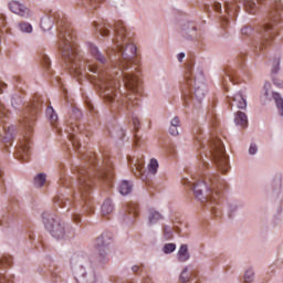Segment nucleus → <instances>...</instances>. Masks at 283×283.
<instances>
[{"mask_svg": "<svg viewBox=\"0 0 283 283\" xmlns=\"http://www.w3.org/2000/svg\"><path fill=\"white\" fill-rule=\"evenodd\" d=\"M148 224H156V222H160L163 220V214L158 212V210L150 208L148 209Z\"/></svg>", "mask_w": 283, "mask_h": 283, "instance_id": "obj_19", "label": "nucleus"}, {"mask_svg": "<svg viewBox=\"0 0 283 283\" xmlns=\"http://www.w3.org/2000/svg\"><path fill=\"white\" fill-rule=\"evenodd\" d=\"M275 1V3H277V1H280V0H274Z\"/></svg>", "mask_w": 283, "mask_h": 283, "instance_id": "obj_62", "label": "nucleus"}, {"mask_svg": "<svg viewBox=\"0 0 283 283\" xmlns=\"http://www.w3.org/2000/svg\"><path fill=\"white\" fill-rule=\"evenodd\" d=\"M15 127L14 126H9V127H6L3 126V130H4V136L2 138V142L4 144H8L12 140V138H14V132H15Z\"/></svg>", "mask_w": 283, "mask_h": 283, "instance_id": "obj_23", "label": "nucleus"}, {"mask_svg": "<svg viewBox=\"0 0 283 283\" xmlns=\"http://www.w3.org/2000/svg\"><path fill=\"white\" fill-rule=\"evenodd\" d=\"M214 10H217V12H220V10H222V7L220 6V3L214 4Z\"/></svg>", "mask_w": 283, "mask_h": 283, "instance_id": "obj_56", "label": "nucleus"}, {"mask_svg": "<svg viewBox=\"0 0 283 283\" xmlns=\"http://www.w3.org/2000/svg\"><path fill=\"white\" fill-rule=\"evenodd\" d=\"M59 39H60V50L62 52V57L65 64L70 67L71 74H76L81 76L83 74V64L81 62V55H78V50L76 44H74V29L67 23L60 22L59 27Z\"/></svg>", "mask_w": 283, "mask_h": 283, "instance_id": "obj_2", "label": "nucleus"}, {"mask_svg": "<svg viewBox=\"0 0 283 283\" xmlns=\"http://www.w3.org/2000/svg\"><path fill=\"white\" fill-rule=\"evenodd\" d=\"M201 161L203 167H209V163L207 160H205V158L201 156Z\"/></svg>", "mask_w": 283, "mask_h": 283, "instance_id": "obj_58", "label": "nucleus"}, {"mask_svg": "<svg viewBox=\"0 0 283 283\" xmlns=\"http://www.w3.org/2000/svg\"><path fill=\"white\" fill-rule=\"evenodd\" d=\"M249 154L251 156H254V154H258V146L255 144H251L249 148Z\"/></svg>", "mask_w": 283, "mask_h": 283, "instance_id": "obj_45", "label": "nucleus"}, {"mask_svg": "<svg viewBox=\"0 0 283 283\" xmlns=\"http://www.w3.org/2000/svg\"><path fill=\"white\" fill-rule=\"evenodd\" d=\"M191 32H196V25L193 24L184 30L185 34H191Z\"/></svg>", "mask_w": 283, "mask_h": 283, "instance_id": "obj_47", "label": "nucleus"}, {"mask_svg": "<svg viewBox=\"0 0 283 283\" xmlns=\"http://www.w3.org/2000/svg\"><path fill=\"white\" fill-rule=\"evenodd\" d=\"M272 98L275 103V107L281 116H283V97L277 92H272Z\"/></svg>", "mask_w": 283, "mask_h": 283, "instance_id": "obj_22", "label": "nucleus"}, {"mask_svg": "<svg viewBox=\"0 0 283 283\" xmlns=\"http://www.w3.org/2000/svg\"><path fill=\"white\" fill-rule=\"evenodd\" d=\"M90 53L93 56L95 61H98V63L105 64L107 63V56L98 50V46L95 44L88 43Z\"/></svg>", "mask_w": 283, "mask_h": 283, "instance_id": "obj_13", "label": "nucleus"}, {"mask_svg": "<svg viewBox=\"0 0 283 283\" xmlns=\"http://www.w3.org/2000/svg\"><path fill=\"white\" fill-rule=\"evenodd\" d=\"M115 32H116V46L118 53V67L120 70H129L127 65L134 56H136V45L129 44V38H127V30L123 24V21H117L115 23Z\"/></svg>", "mask_w": 283, "mask_h": 283, "instance_id": "obj_3", "label": "nucleus"}, {"mask_svg": "<svg viewBox=\"0 0 283 283\" xmlns=\"http://www.w3.org/2000/svg\"><path fill=\"white\" fill-rule=\"evenodd\" d=\"M28 154H30V143H24L18 151L19 160H28Z\"/></svg>", "mask_w": 283, "mask_h": 283, "instance_id": "obj_25", "label": "nucleus"}, {"mask_svg": "<svg viewBox=\"0 0 283 283\" xmlns=\"http://www.w3.org/2000/svg\"><path fill=\"white\" fill-rule=\"evenodd\" d=\"M187 83L188 85H190L191 87H195L193 91V96L197 101H202V98H205V92H207V85L205 83H200L198 82V80H196V77L193 76V72L191 71V67L188 69L187 72Z\"/></svg>", "mask_w": 283, "mask_h": 283, "instance_id": "obj_9", "label": "nucleus"}, {"mask_svg": "<svg viewBox=\"0 0 283 283\" xmlns=\"http://www.w3.org/2000/svg\"><path fill=\"white\" fill-rule=\"evenodd\" d=\"M144 269H145V265H144V264H140V265H133V266H132V271H133L134 273H143Z\"/></svg>", "mask_w": 283, "mask_h": 283, "instance_id": "obj_43", "label": "nucleus"}, {"mask_svg": "<svg viewBox=\"0 0 283 283\" xmlns=\"http://www.w3.org/2000/svg\"><path fill=\"white\" fill-rule=\"evenodd\" d=\"M169 134L171 136H178V126H170Z\"/></svg>", "mask_w": 283, "mask_h": 283, "instance_id": "obj_48", "label": "nucleus"}, {"mask_svg": "<svg viewBox=\"0 0 283 283\" xmlns=\"http://www.w3.org/2000/svg\"><path fill=\"white\" fill-rule=\"evenodd\" d=\"M148 174H151L153 176H156L158 174V160L150 159L148 164Z\"/></svg>", "mask_w": 283, "mask_h": 283, "instance_id": "obj_28", "label": "nucleus"}, {"mask_svg": "<svg viewBox=\"0 0 283 283\" xmlns=\"http://www.w3.org/2000/svg\"><path fill=\"white\" fill-rule=\"evenodd\" d=\"M182 59H185V53H179V54H178V61H179L180 63H182Z\"/></svg>", "mask_w": 283, "mask_h": 283, "instance_id": "obj_57", "label": "nucleus"}, {"mask_svg": "<svg viewBox=\"0 0 283 283\" xmlns=\"http://www.w3.org/2000/svg\"><path fill=\"white\" fill-rule=\"evenodd\" d=\"M177 258L179 262H187V260H189V258H191V255L189 254V247L187 244H181L178 253H177Z\"/></svg>", "mask_w": 283, "mask_h": 283, "instance_id": "obj_20", "label": "nucleus"}, {"mask_svg": "<svg viewBox=\"0 0 283 283\" xmlns=\"http://www.w3.org/2000/svg\"><path fill=\"white\" fill-rule=\"evenodd\" d=\"M273 84L276 86V87H283V82L277 80V78H273Z\"/></svg>", "mask_w": 283, "mask_h": 283, "instance_id": "obj_52", "label": "nucleus"}, {"mask_svg": "<svg viewBox=\"0 0 283 283\" xmlns=\"http://www.w3.org/2000/svg\"><path fill=\"white\" fill-rule=\"evenodd\" d=\"M39 112H41V105L34 102L32 103L31 106L27 108V112L21 123L24 127L29 129V132L32 129V126L34 125V120H36V114H39Z\"/></svg>", "mask_w": 283, "mask_h": 283, "instance_id": "obj_10", "label": "nucleus"}, {"mask_svg": "<svg viewBox=\"0 0 283 283\" xmlns=\"http://www.w3.org/2000/svg\"><path fill=\"white\" fill-rule=\"evenodd\" d=\"M1 266H11L12 265V256L4 255L2 259H0Z\"/></svg>", "mask_w": 283, "mask_h": 283, "instance_id": "obj_36", "label": "nucleus"}, {"mask_svg": "<svg viewBox=\"0 0 283 283\" xmlns=\"http://www.w3.org/2000/svg\"><path fill=\"white\" fill-rule=\"evenodd\" d=\"M46 175L44 172H40L34 177L35 187H43L45 185Z\"/></svg>", "mask_w": 283, "mask_h": 283, "instance_id": "obj_29", "label": "nucleus"}, {"mask_svg": "<svg viewBox=\"0 0 283 283\" xmlns=\"http://www.w3.org/2000/svg\"><path fill=\"white\" fill-rule=\"evenodd\" d=\"M3 87H8V85L3 82H0V94H3Z\"/></svg>", "mask_w": 283, "mask_h": 283, "instance_id": "obj_55", "label": "nucleus"}, {"mask_svg": "<svg viewBox=\"0 0 283 283\" xmlns=\"http://www.w3.org/2000/svg\"><path fill=\"white\" fill-rule=\"evenodd\" d=\"M247 12L249 14H255L258 12V3H262L264 0H241Z\"/></svg>", "mask_w": 283, "mask_h": 283, "instance_id": "obj_17", "label": "nucleus"}, {"mask_svg": "<svg viewBox=\"0 0 283 283\" xmlns=\"http://www.w3.org/2000/svg\"><path fill=\"white\" fill-rule=\"evenodd\" d=\"M18 28L19 30H21V32H25L27 34H30V32H32V24L28 22L18 23Z\"/></svg>", "mask_w": 283, "mask_h": 283, "instance_id": "obj_31", "label": "nucleus"}, {"mask_svg": "<svg viewBox=\"0 0 283 283\" xmlns=\"http://www.w3.org/2000/svg\"><path fill=\"white\" fill-rule=\"evenodd\" d=\"M264 96L269 98V88L265 90Z\"/></svg>", "mask_w": 283, "mask_h": 283, "instance_id": "obj_60", "label": "nucleus"}, {"mask_svg": "<svg viewBox=\"0 0 283 283\" xmlns=\"http://www.w3.org/2000/svg\"><path fill=\"white\" fill-rule=\"evenodd\" d=\"M170 126L180 127V118H178V116L174 117L170 122Z\"/></svg>", "mask_w": 283, "mask_h": 283, "instance_id": "obj_44", "label": "nucleus"}, {"mask_svg": "<svg viewBox=\"0 0 283 283\" xmlns=\"http://www.w3.org/2000/svg\"><path fill=\"white\" fill-rule=\"evenodd\" d=\"M280 72V60L276 61V65L272 69V74Z\"/></svg>", "mask_w": 283, "mask_h": 283, "instance_id": "obj_51", "label": "nucleus"}, {"mask_svg": "<svg viewBox=\"0 0 283 283\" xmlns=\"http://www.w3.org/2000/svg\"><path fill=\"white\" fill-rule=\"evenodd\" d=\"M133 189H134V184H132V181L129 180H123L119 185V193L122 196H129Z\"/></svg>", "mask_w": 283, "mask_h": 283, "instance_id": "obj_21", "label": "nucleus"}, {"mask_svg": "<svg viewBox=\"0 0 283 283\" xmlns=\"http://www.w3.org/2000/svg\"><path fill=\"white\" fill-rule=\"evenodd\" d=\"M53 202L64 209L67 207V205H71L70 199L65 198V196L61 195L57 197H54Z\"/></svg>", "mask_w": 283, "mask_h": 283, "instance_id": "obj_27", "label": "nucleus"}, {"mask_svg": "<svg viewBox=\"0 0 283 283\" xmlns=\"http://www.w3.org/2000/svg\"><path fill=\"white\" fill-rule=\"evenodd\" d=\"M122 76H123V82L126 90H128L129 92H133L134 94H138L140 92L142 86H140V78H138V76L132 73H125V72H122Z\"/></svg>", "mask_w": 283, "mask_h": 283, "instance_id": "obj_11", "label": "nucleus"}, {"mask_svg": "<svg viewBox=\"0 0 283 283\" xmlns=\"http://www.w3.org/2000/svg\"><path fill=\"white\" fill-rule=\"evenodd\" d=\"M209 155L222 174L229 171V157L224 151V144H222V140L218 138L211 140Z\"/></svg>", "mask_w": 283, "mask_h": 283, "instance_id": "obj_8", "label": "nucleus"}, {"mask_svg": "<svg viewBox=\"0 0 283 283\" xmlns=\"http://www.w3.org/2000/svg\"><path fill=\"white\" fill-rule=\"evenodd\" d=\"M218 175H209L208 182L207 181H199L193 186V193L200 202H207L210 205L212 209V213L218 216L216 212V208L213 205H218V198H220V190H218Z\"/></svg>", "mask_w": 283, "mask_h": 283, "instance_id": "obj_4", "label": "nucleus"}, {"mask_svg": "<svg viewBox=\"0 0 283 283\" xmlns=\"http://www.w3.org/2000/svg\"><path fill=\"white\" fill-rule=\"evenodd\" d=\"M280 21V9L275 6L269 13V18L266 22L263 24V30L261 32L262 40L259 44V50H264V48H269L271 45V41H273V36H275V27Z\"/></svg>", "mask_w": 283, "mask_h": 283, "instance_id": "obj_7", "label": "nucleus"}, {"mask_svg": "<svg viewBox=\"0 0 283 283\" xmlns=\"http://www.w3.org/2000/svg\"><path fill=\"white\" fill-rule=\"evenodd\" d=\"M145 283H149V280H146Z\"/></svg>", "mask_w": 283, "mask_h": 283, "instance_id": "obj_61", "label": "nucleus"}, {"mask_svg": "<svg viewBox=\"0 0 283 283\" xmlns=\"http://www.w3.org/2000/svg\"><path fill=\"white\" fill-rule=\"evenodd\" d=\"M179 280L182 283L189 282V268H184V270L179 276Z\"/></svg>", "mask_w": 283, "mask_h": 283, "instance_id": "obj_35", "label": "nucleus"}, {"mask_svg": "<svg viewBox=\"0 0 283 283\" xmlns=\"http://www.w3.org/2000/svg\"><path fill=\"white\" fill-rule=\"evenodd\" d=\"M264 90H271V83H269V82H266L265 84H264Z\"/></svg>", "mask_w": 283, "mask_h": 283, "instance_id": "obj_59", "label": "nucleus"}, {"mask_svg": "<svg viewBox=\"0 0 283 283\" xmlns=\"http://www.w3.org/2000/svg\"><path fill=\"white\" fill-rule=\"evenodd\" d=\"M164 253L169 255V253H174L176 251V243H166L163 248Z\"/></svg>", "mask_w": 283, "mask_h": 283, "instance_id": "obj_34", "label": "nucleus"}, {"mask_svg": "<svg viewBox=\"0 0 283 283\" xmlns=\"http://www.w3.org/2000/svg\"><path fill=\"white\" fill-rule=\"evenodd\" d=\"M200 75L202 76V72H200Z\"/></svg>", "mask_w": 283, "mask_h": 283, "instance_id": "obj_63", "label": "nucleus"}, {"mask_svg": "<svg viewBox=\"0 0 283 283\" xmlns=\"http://www.w3.org/2000/svg\"><path fill=\"white\" fill-rule=\"evenodd\" d=\"M234 123L242 127L243 129L249 127V117H247V113L244 112H237V115L234 117Z\"/></svg>", "mask_w": 283, "mask_h": 283, "instance_id": "obj_18", "label": "nucleus"}, {"mask_svg": "<svg viewBox=\"0 0 283 283\" xmlns=\"http://www.w3.org/2000/svg\"><path fill=\"white\" fill-rule=\"evenodd\" d=\"M112 234L104 232L96 238L94 242V249L97 252L96 258L91 259L92 269H97L98 264H105L109 262V247L112 245Z\"/></svg>", "mask_w": 283, "mask_h": 283, "instance_id": "obj_6", "label": "nucleus"}, {"mask_svg": "<svg viewBox=\"0 0 283 283\" xmlns=\"http://www.w3.org/2000/svg\"><path fill=\"white\" fill-rule=\"evenodd\" d=\"M70 140L75 149H81V142L74 135H71Z\"/></svg>", "mask_w": 283, "mask_h": 283, "instance_id": "obj_41", "label": "nucleus"}, {"mask_svg": "<svg viewBox=\"0 0 283 283\" xmlns=\"http://www.w3.org/2000/svg\"><path fill=\"white\" fill-rule=\"evenodd\" d=\"M114 211V205H112V199H106L102 205V216H109Z\"/></svg>", "mask_w": 283, "mask_h": 283, "instance_id": "obj_26", "label": "nucleus"}, {"mask_svg": "<svg viewBox=\"0 0 283 283\" xmlns=\"http://www.w3.org/2000/svg\"><path fill=\"white\" fill-rule=\"evenodd\" d=\"M22 103H23V101L21 99L20 96L14 95V96L12 97V101H11L12 107L17 108V107H19V105H21Z\"/></svg>", "mask_w": 283, "mask_h": 283, "instance_id": "obj_38", "label": "nucleus"}, {"mask_svg": "<svg viewBox=\"0 0 283 283\" xmlns=\"http://www.w3.org/2000/svg\"><path fill=\"white\" fill-rule=\"evenodd\" d=\"M74 222H81V216L80 214H73Z\"/></svg>", "mask_w": 283, "mask_h": 283, "instance_id": "obj_54", "label": "nucleus"}, {"mask_svg": "<svg viewBox=\"0 0 283 283\" xmlns=\"http://www.w3.org/2000/svg\"><path fill=\"white\" fill-rule=\"evenodd\" d=\"M164 238H165V240L174 239V230H171V227H169V226L164 227Z\"/></svg>", "mask_w": 283, "mask_h": 283, "instance_id": "obj_32", "label": "nucleus"}, {"mask_svg": "<svg viewBox=\"0 0 283 283\" xmlns=\"http://www.w3.org/2000/svg\"><path fill=\"white\" fill-rule=\"evenodd\" d=\"M98 0H82L83 6H92L93 3H97Z\"/></svg>", "mask_w": 283, "mask_h": 283, "instance_id": "obj_50", "label": "nucleus"}, {"mask_svg": "<svg viewBox=\"0 0 283 283\" xmlns=\"http://www.w3.org/2000/svg\"><path fill=\"white\" fill-rule=\"evenodd\" d=\"M75 280L78 283H96V273L91 272V273H76Z\"/></svg>", "mask_w": 283, "mask_h": 283, "instance_id": "obj_14", "label": "nucleus"}, {"mask_svg": "<svg viewBox=\"0 0 283 283\" xmlns=\"http://www.w3.org/2000/svg\"><path fill=\"white\" fill-rule=\"evenodd\" d=\"M98 32L99 34H102V36H107V34H109V30H107V28H98Z\"/></svg>", "mask_w": 283, "mask_h": 283, "instance_id": "obj_49", "label": "nucleus"}, {"mask_svg": "<svg viewBox=\"0 0 283 283\" xmlns=\"http://www.w3.org/2000/svg\"><path fill=\"white\" fill-rule=\"evenodd\" d=\"M46 114L49 116V120H50L51 125H54V123H56V120H59V116L56 115V113L54 112V108L52 106H50L46 109Z\"/></svg>", "mask_w": 283, "mask_h": 283, "instance_id": "obj_30", "label": "nucleus"}, {"mask_svg": "<svg viewBox=\"0 0 283 283\" xmlns=\"http://www.w3.org/2000/svg\"><path fill=\"white\" fill-rule=\"evenodd\" d=\"M232 101L233 104H230L231 107L234 105L238 109H247V99L244 98V95H242V92L234 94Z\"/></svg>", "mask_w": 283, "mask_h": 283, "instance_id": "obj_15", "label": "nucleus"}, {"mask_svg": "<svg viewBox=\"0 0 283 283\" xmlns=\"http://www.w3.org/2000/svg\"><path fill=\"white\" fill-rule=\"evenodd\" d=\"M133 125H134L136 132H138V129H140V120L138 119V117H133Z\"/></svg>", "mask_w": 283, "mask_h": 283, "instance_id": "obj_46", "label": "nucleus"}, {"mask_svg": "<svg viewBox=\"0 0 283 283\" xmlns=\"http://www.w3.org/2000/svg\"><path fill=\"white\" fill-rule=\"evenodd\" d=\"M6 116H8V111H6V106L0 103V123H3V118H6Z\"/></svg>", "mask_w": 283, "mask_h": 283, "instance_id": "obj_39", "label": "nucleus"}, {"mask_svg": "<svg viewBox=\"0 0 283 283\" xmlns=\"http://www.w3.org/2000/svg\"><path fill=\"white\" fill-rule=\"evenodd\" d=\"M254 277H255V272H253V270H248L244 273L243 280L245 283H251L253 282Z\"/></svg>", "mask_w": 283, "mask_h": 283, "instance_id": "obj_33", "label": "nucleus"}, {"mask_svg": "<svg viewBox=\"0 0 283 283\" xmlns=\"http://www.w3.org/2000/svg\"><path fill=\"white\" fill-rule=\"evenodd\" d=\"M87 163L90 166H81L76 168L77 176V185L81 193L82 201L80 207H90V200L92 197V185L94 182V170L96 169L98 178L104 180L105 182L112 180L114 178V174L112 172V168L109 166L101 168V166L96 165V155L94 153H88L86 155Z\"/></svg>", "mask_w": 283, "mask_h": 283, "instance_id": "obj_1", "label": "nucleus"}, {"mask_svg": "<svg viewBox=\"0 0 283 283\" xmlns=\"http://www.w3.org/2000/svg\"><path fill=\"white\" fill-rule=\"evenodd\" d=\"M9 10L13 12V14H18L19 17H23L24 19H30L32 17V11L24 4L19 1H11L9 3Z\"/></svg>", "mask_w": 283, "mask_h": 283, "instance_id": "obj_12", "label": "nucleus"}, {"mask_svg": "<svg viewBox=\"0 0 283 283\" xmlns=\"http://www.w3.org/2000/svg\"><path fill=\"white\" fill-rule=\"evenodd\" d=\"M40 27L44 32L52 30V28H54V19L50 17L42 18Z\"/></svg>", "mask_w": 283, "mask_h": 283, "instance_id": "obj_24", "label": "nucleus"}, {"mask_svg": "<svg viewBox=\"0 0 283 283\" xmlns=\"http://www.w3.org/2000/svg\"><path fill=\"white\" fill-rule=\"evenodd\" d=\"M114 96H116L114 92L108 90L104 94V99L106 101V103H114Z\"/></svg>", "mask_w": 283, "mask_h": 283, "instance_id": "obj_37", "label": "nucleus"}, {"mask_svg": "<svg viewBox=\"0 0 283 283\" xmlns=\"http://www.w3.org/2000/svg\"><path fill=\"white\" fill-rule=\"evenodd\" d=\"M42 63L46 70L50 69L51 62H50V56L48 55H42Z\"/></svg>", "mask_w": 283, "mask_h": 283, "instance_id": "obj_42", "label": "nucleus"}, {"mask_svg": "<svg viewBox=\"0 0 283 283\" xmlns=\"http://www.w3.org/2000/svg\"><path fill=\"white\" fill-rule=\"evenodd\" d=\"M42 222L55 240H65V238H70V230L65 228V222H63L56 214L48 211L43 212Z\"/></svg>", "mask_w": 283, "mask_h": 283, "instance_id": "obj_5", "label": "nucleus"}, {"mask_svg": "<svg viewBox=\"0 0 283 283\" xmlns=\"http://www.w3.org/2000/svg\"><path fill=\"white\" fill-rule=\"evenodd\" d=\"M128 163H130V165H134L133 167V172L135 176H143L144 171H145V163L140 159H136L135 163L132 159V157H128Z\"/></svg>", "mask_w": 283, "mask_h": 283, "instance_id": "obj_16", "label": "nucleus"}, {"mask_svg": "<svg viewBox=\"0 0 283 283\" xmlns=\"http://www.w3.org/2000/svg\"><path fill=\"white\" fill-rule=\"evenodd\" d=\"M251 32V28L245 27L241 29V34H249Z\"/></svg>", "mask_w": 283, "mask_h": 283, "instance_id": "obj_53", "label": "nucleus"}, {"mask_svg": "<svg viewBox=\"0 0 283 283\" xmlns=\"http://www.w3.org/2000/svg\"><path fill=\"white\" fill-rule=\"evenodd\" d=\"M0 283H14L12 276L0 273Z\"/></svg>", "mask_w": 283, "mask_h": 283, "instance_id": "obj_40", "label": "nucleus"}]
</instances>
